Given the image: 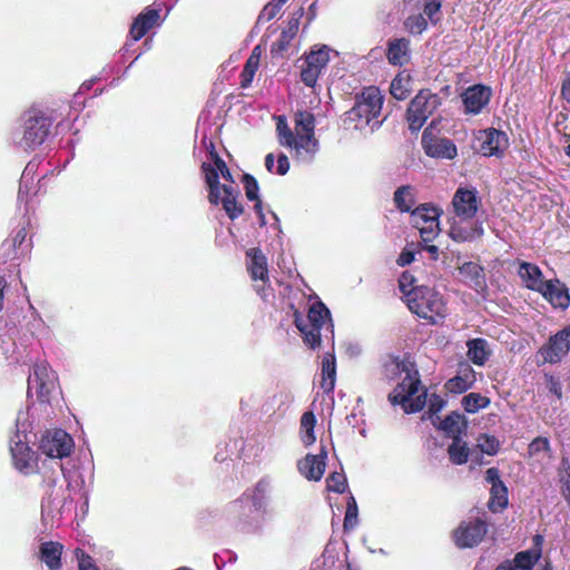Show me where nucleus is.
Listing matches in <instances>:
<instances>
[{"instance_id":"nucleus-44","label":"nucleus","mask_w":570,"mask_h":570,"mask_svg":"<svg viewBox=\"0 0 570 570\" xmlns=\"http://www.w3.org/2000/svg\"><path fill=\"white\" fill-rule=\"evenodd\" d=\"M391 95L397 100H405L411 92L410 78L397 75L390 86Z\"/></svg>"},{"instance_id":"nucleus-26","label":"nucleus","mask_w":570,"mask_h":570,"mask_svg":"<svg viewBox=\"0 0 570 570\" xmlns=\"http://www.w3.org/2000/svg\"><path fill=\"white\" fill-rule=\"evenodd\" d=\"M63 544L58 541H45L39 546V559L48 570H61Z\"/></svg>"},{"instance_id":"nucleus-14","label":"nucleus","mask_w":570,"mask_h":570,"mask_svg":"<svg viewBox=\"0 0 570 570\" xmlns=\"http://www.w3.org/2000/svg\"><path fill=\"white\" fill-rule=\"evenodd\" d=\"M452 205L456 216L472 219L481 206V199L475 189L459 187L452 198Z\"/></svg>"},{"instance_id":"nucleus-48","label":"nucleus","mask_w":570,"mask_h":570,"mask_svg":"<svg viewBox=\"0 0 570 570\" xmlns=\"http://www.w3.org/2000/svg\"><path fill=\"white\" fill-rule=\"evenodd\" d=\"M208 154L215 165V169H217V173L218 174L220 173V175L223 176V178L225 180L234 183L233 175H232L229 168L227 167L225 160L216 151L214 144H210Z\"/></svg>"},{"instance_id":"nucleus-11","label":"nucleus","mask_w":570,"mask_h":570,"mask_svg":"<svg viewBox=\"0 0 570 570\" xmlns=\"http://www.w3.org/2000/svg\"><path fill=\"white\" fill-rule=\"evenodd\" d=\"M570 351V325L551 335L538 350L544 363L556 364L562 361Z\"/></svg>"},{"instance_id":"nucleus-42","label":"nucleus","mask_w":570,"mask_h":570,"mask_svg":"<svg viewBox=\"0 0 570 570\" xmlns=\"http://www.w3.org/2000/svg\"><path fill=\"white\" fill-rule=\"evenodd\" d=\"M541 558V552L538 549H530L520 551L514 556L511 561L520 570H532L533 566Z\"/></svg>"},{"instance_id":"nucleus-3","label":"nucleus","mask_w":570,"mask_h":570,"mask_svg":"<svg viewBox=\"0 0 570 570\" xmlns=\"http://www.w3.org/2000/svg\"><path fill=\"white\" fill-rule=\"evenodd\" d=\"M409 309L430 324L442 322L448 315L446 302L443 296L432 287L420 286L405 302Z\"/></svg>"},{"instance_id":"nucleus-57","label":"nucleus","mask_w":570,"mask_h":570,"mask_svg":"<svg viewBox=\"0 0 570 570\" xmlns=\"http://www.w3.org/2000/svg\"><path fill=\"white\" fill-rule=\"evenodd\" d=\"M441 10V1L440 0H426L423 11L429 17V19L436 23L438 20H434V16L439 13Z\"/></svg>"},{"instance_id":"nucleus-25","label":"nucleus","mask_w":570,"mask_h":570,"mask_svg":"<svg viewBox=\"0 0 570 570\" xmlns=\"http://www.w3.org/2000/svg\"><path fill=\"white\" fill-rule=\"evenodd\" d=\"M35 389L38 402L50 404L51 395L56 390V383L50 377L46 366H37L33 372Z\"/></svg>"},{"instance_id":"nucleus-17","label":"nucleus","mask_w":570,"mask_h":570,"mask_svg":"<svg viewBox=\"0 0 570 570\" xmlns=\"http://www.w3.org/2000/svg\"><path fill=\"white\" fill-rule=\"evenodd\" d=\"M422 145L425 154L433 158L453 159L458 155L455 144L448 138L428 137L424 132Z\"/></svg>"},{"instance_id":"nucleus-47","label":"nucleus","mask_w":570,"mask_h":570,"mask_svg":"<svg viewBox=\"0 0 570 570\" xmlns=\"http://www.w3.org/2000/svg\"><path fill=\"white\" fill-rule=\"evenodd\" d=\"M428 28V21L423 14H411L404 20V29L411 35H421Z\"/></svg>"},{"instance_id":"nucleus-24","label":"nucleus","mask_w":570,"mask_h":570,"mask_svg":"<svg viewBox=\"0 0 570 570\" xmlns=\"http://www.w3.org/2000/svg\"><path fill=\"white\" fill-rule=\"evenodd\" d=\"M247 271L254 281L268 282L267 257L258 247H252L246 252Z\"/></svg>"},{"instance_id":"nucleus-12","label":"nucleus","mask_w":570,"mask_h":570,"mask_svg":"<svg viewBox=\"0 0 570 570\" xmlns=\"http://www.w3.org/2000/svg\"><path fill=\"white\" fill-rule=\"evenodd\" d=\"M330 60L328 48L323 46L317 50H311L306 55L304 65L301 70V79L307 87H314L322 70L326 67Z\"/></svg>"},{"instance_id":"nucleus-1","label":"nucleus","mask_w":570,"mask_h":570,"mask_svg":"<svg viewBox=\"0 0 570 570\" xmlns=\"http://www.w3.org/2000/svg\"><path fill=\"white\" fill-rule=\"evenodd\" d=\"M403 372L405 377L389 394V401L393 405H401L406 413L420 412L426 404V390L421 383L415 363L391 356L383 365V376L387 381H394Z\"/></svg>"},{"instance_id":"nucleus-10","label":"nucleus","mask_w":570,"mask_h":570,"mask_svg":"<svg viewBox=\"0 0 570 570\" xmlns=\"http://www.w3.org/2000/svg\"><path fill=\"white\" fill-rule=\"evenodd\" d=\"M75 448L72 438L63 430H48L40 439V451L51 459H63L71 454Z\"/></svg>"},{"instance_id":"nucleus-39","label":"nucleus","mask_w":570,"mask_h":570,"mask_svg":"<svg viewBox=\"0 0 570 570\" xmlns=\"http://www.w3.org/2000/svg\"><path fill=\"white\" fill-rule=\"evenodd\" d=\"M450 461L455 465H462L468 462L470 450L466 442L461 440V436L455 435L452 443L448 448Z\"/></svg>"},{"instance_id":"nucleus-41","label":"nucleus","mask_w":570,"mask_h":570,"mask_svg":"<svg viewBox=\"0 0 570 570\" xmlns=\"http://www.w3.org/2000/svg\"><path fill=\"white\" fill-rule=\"evenodd\" d=\"M509 504L508 488L505 485L490 489V499L488 508L491 512L497 513L504 510Z\"/></svg>"},{"instance_id":"nucleus-7","label":"nucleus","mask_w":570,"mask_h":570,"mask_svg":"<svg viewBox=\"0 0 570 570\" xmlns=\"http://www.w3.org/2000/svg\"><path fill=\"white\" fill-rule=\"evenodd\" d=\"M489 531L485 512L482 517L463 520L452 531V540L459 549H469L479 546Z\"/></svg>"},{"instance_id":"nucleus-32","label":"nucleus","mask_w":570,"mask_h":570,"mask_svg":"<svg viewBox=\"0 0 570 570\" xmlns=\"http://www.w3.org/2000/svg\"><path fill=\"white\" fill-rule=\"evenodd\" d=\"M519 275L525 283V286L531 289L538 292L542 288L547 281L543 279V274L541 269L532 263L522 262L520 264Z\"/></svg>"},{"instance_id":"nucleus-6","label":"nucleus","mask_w":570,"mask_h":570,"mask_svg":"<svg viewBox=\"0 0 570 570\" xmlns=\"http://www.w3.org/2000/svg\"><path fill=\"white\" fill-rule=\"evenodd\" d=\"M441 105V98L430 89L420 90L406 110V120L412 131L420 130Z\"/></svg>"},{"instance_id":"nucleus-9","label":"nucleus","mask_w":570,"mask_h":570,"mask_svg":"<svg viewBox=\"0 0 570 570\" xmlns=\"http://www.w3.org/2000/svg\"><path fill=\"white\" fill-rule=\"evenodd\" d=\"M441 210L432 204H421L411 212L412 225L419 229L421 238L432 242L439 233Z\"/></svg>"},{"instance_id":"nucleus-22","label":"nucleus","mask_w":570,"mask_h":570,"mask_svg":"<svg viewBox=\"0 0 570 570\" xmlns=\"http://www.w3.org/2000/svg\"><path fill=\"white\" fill-rule=\"evenodd\" d=\"M475 383V371L468 363L459 366L458 374L445 382V390L452 394H462Z\"/></svg>"},{"instance_id":"nucleus-4","label":"nucleus","mask_w":570,"mask_h":570,"mask_svg":"<svg viewBox=\"0 0 570 570\" xmlns=\"http://www.w3.org/2000/svg\"><path fill=\"white\" fill-rule=\"evenodd\" d=\"M327 323L328 327H333L330 309L323 302L311 305L306 320L298 311L294 313V324L302 333L304 343L312 350L320 347L321 331Z\"/></svg>"},{"instance_id":"nucleus-34","label":"nucleus","mask_w":570,"mask_h":570,"mask_svg":"<svg viewBox=\"0 0 570 570\" xmlns=\"http://www.w3.org/2000/svg\"><path fill=\"white\" fill-rule=\"evenodd\" d=\"M298 31V20L293 19L288 22L287 27L282 31L281 37L276 40L271 48L273 57H283L287 50L291 41L295 38Z\"/></svg>"},{"instance_id":"nucleus-31","label":"nucleus","mask_w":570,"mask_h":570,"mask_svg":"<svg viewBox=\"0 0 570 570\" xmlns=\"http://www.w3.org/2000/svg\"><path fill=\"white\" fill-rule=\"evenodd\" d=\"M336 382V360L333 353H325L322 360V380L321 389L324 393L334 391Z\"/></svg>"},{"instance_id":"nucleus-19","label":"nucleus","mask_w":570,"mask_h":570,"mask_svg":"<svg viewBox=\"0 0 570 570\" xmlns=\"http://www.w3.org/2000/svg\"><path fill=\"white\" fill-rule=\"evenodd\" d=\"M14 468L26 474H32L37 468V456L31 448L24 442H17L11 448Z\"/></svg>"},{"instance_id":"nucleus-16","label":"nucleus","mask_w":570,"mask_h":570,"mask_svg":"<svg viewBox=\"0 0 570 570\" xmlns=\"http://www.w3.org/2000/svg\"><path fill=\"white\" fill-rule=\"evenodd\" d=\"M492 96L491 88L485 85H473L462 94L465 114L478 115L489 104Z\"/></svg>"},{"instance_id":"nucleus-27","label":"nucleus","mask_w":570,"mask_h":570,"mask_svg":"<svg viewBox=\"0 0 570 570\" xmlns=\"http://www.w3.org/2000/svg\"><path fill=\"white\" fill-rule=\"evenodd\" d=\"M410 40L406 38L391 39L386 46V59L390 65L402 67L410 60Z\"/></svg>"},{"instance_id":"nucleus-40","label":"nucleus","mask_w":570,"mask_h":570,"mask_svg":"<svg viewBox=\"0 0 570 570\" xmlns=\"http://www.w3.org/2000/svg\"><path fill=\"white\" fill-rule=\"evenodd\" d=\"M316 425V416L312 411H306L301 416V440L309 446L316 441L314 428Z\"/></svg>"},{"instance_id":"nucleus-21","label":"nucleus","mask_w":570,"mask_h":570,"mask_svg":"<svg viewBox=\"0 0 570 570\" xmlns=\"http://www.w3.org/2000/svg\"><path fill=\"white\" fill-rule=\"evenodd\" d=\"M160 18V10L147 7L140 12L131 23L129 33L135 41L145 37L151 30Z\"/></svg>"},{"instance_id":"nucleus-2","label":"nucleus","mask_w":570,"mask_h":570,"mask_svg":"<svg viewBox=\"0 0 570 570\" xmlns=\"http://www.w3.org/2000/svg\"><path fill=\"white\" fill-rule=\"evenodd\" d=\"M384 95L376 86L364 87L355 96L354 106L344 114L343 122L347 129L362 130L372 124V130L382 121L377 118L382 112Z\"/></svg>"},{"instance_id":"nucleus-43","label":"nucleus","mask_w":570,"mask_h":570,"mask_svg":"<svg viewBox=\"0 0 570 570\" xmlns=\"http://www.w3.org/2000/svg\"><path fill=\"white\" fill-rule=\"evenodd\" d=\"M461 422H464V416L458 412H451L444 417V420L441 421L439 428L446 434L452 435V438H454L455 435L461 436Z\"/></svg>"},{"instance_id":"nucleus-49","label":"nucleus","mask_w":570,"mask_h":570,"mask_svg":"<svg viewBox=\"0 0 570 570\" xmlns=\"http://www.w3.org/2000/svg\"><path fill=\"white\" fill-rule=\"evenodd\" d=\"M415 277L409 271H404L399 278V288L402 292L405 302L410 298V295L416 291L419 286H415Z\"/></svg>"},{"instance_id":"nucleus-61","label":"nucleus","mask_w":570,"mask_h":570,"mask_svg":"<svg viewBox=\"0 0 570 570\" xmlns=\"http://www.w3.org/2000/svg\"><path fill=\"white\" fill-rule=\"evenodd\" d=\"M415 258V253L412 250L403 249L396 259V264L401 267L410 265Z\"/></svg>"},{"instance_id":"nucleus-37","label":"nucleus","mask_w":570,"mask_h":570,"mask_svg":"<svg viewBox=\"0 0 570 570\" xmlns=\"http://www.w3.org/2000/svg\"><path fill=\"white\" fill-rule=\"evenodd\" d=\"M487 341L484 338H473L469 340L466 343L468 346V357L475 365L482 366L485 364L490 356V352L487 348Z\"/></svg>"},{"instance_id":"nucleus-55","label":"nucleus","mask_w":570,"mask_h":570,"mask_svg":"<svg viewBox=\"0 0 570 570\" xmlns=\"http://www.w3.org/2000/svg\"><path fill=\"white\" fill-rule=\"evenodd\" d=\"M357 518V505L354 498L351 499V502L347 504L345 518H344V528L353 527L356 522Z\"/></svg>"},{"instance_id":"nucleus-51","label":"nucleus","mask_w":570,"mask_h":570,"mask_svg":"<svg viewBox=\"0 0 570 570\" xmlns=\"http://www.w3.org/2000/svg\"><path fill=\"white\" fill-rule=\"evenodd\" d=\"M561 493L570 507V463L562 460V469L560 471Z\"/></svg>"},{"instance_id":"nucleus-60","label":"nucleus","mask_w":570,"mask_h":570,"mask_svg":"<svg viewBox=\"0 0 570 570\" xmlns=\"http://www.w3.org/2000/svg\"><path fill=\"white\" fill-rule=\"evenodd\" d=\"M16 252L12 249V245L6 240L0 245V264L7 263L8 259H12Z\"/></svg>"},{"instance_id":"nucleus-52","label":"nucleus","mask_w":570,"mask_h":570,"mask_svg":"<svg viewBox=\"0 0 570 570\" xmlns=\"http://www.w3.org/2000/svg\"><path fill=\"white\" fill-rule=\"evenodd\" d=\"M75 557H76V559L78 561V569L79 570H99V568L96 566L92 557L89 556L81 548H77L75 550Z\"/></svg>"},{"instance_id":"nucleus-62","label":"nucleus","mask_w":570,"mask_h":570,"mask_svg":"<svg viewBox=\"0 0 570 570\" xmlns=\"http://www.w3.org/2000/svg\"><path fill=\"white\" fill-rule=\"evenodd\" d=\"M288 169H289L288 157L285 154L278 155L276 174L284 176L285 174H287Z\"/></svg>"},{"instance_id":"nucleus-5","label":"nucleus","mask_w":570,"mask_h":570,"mask_svg":"<svg viewBox=\"0 0 570 570\" xmlns=\"http://www.w3.org/2000/svg\"><path fill=\"white\" fill-rule=\"evenodd\" d=\"M52 119L37 109L24 114L22 137L18 142L23 149H35L43 144L50 134Z\"/></svg>"},{"instance_id":"nucleus-50","label":"nucleus","mask_w":570,"mask_h":570,"mask_svg":"<svg viewBox=\"0 0 570 570\" xmlns=\"http://www.w3.org/2000/svg\"><path fill=\"white\" fill-rule=\"evenodd\" d=\"M326 487L328 491L335 493H344L347 488V481L343 473L333 472L326 479Z\"/></svg>"},{"instance_id":"nucleus-8","label":"nucleus","mask_w":570,"mask_h":570,"mask_svg":"<svg viewBox=\"0 0 570 570\" xmlns=\"http://www.w3.org/2000/svg\"><path fill=\"white\" fill-rule=\"evenodd\" d=\"M269 482L266 479H261L252 489H247L232 503L240 525L246 527L249 523L247 519L243 518L247 501H250L256 511L266 512Z\"/></svg>"},{"instance_id":"nucleus-46","label":"nucleus","mask_w":570,"mask_h":570,"mask_svg":"<svg viewBox=\"0 0 570 570\" xmlns=\"http://www.w3.org/2000/svg\"><path fill=\"white\" fill-rule=\"evenodd\" d=\"M478 448L482 453L495 455L500 450V441L497 436L482 433L476 439Z\"/></svg>"},{"instance_id":"nucleus-54","label":"nucleus","mask_w":570,"mask_h":570,"mask_svg":"<svg viewBox=\"0 0 570 570\" xmlns=\"http://www.w3.org/2000/svg\"><path fill=\"white\" fill-rule=\"evenodd\" d=\"M548 452L550 451V442L544 436H538L531 441L529 444L530 454H537L539 452Z\"/></svg>"},{"instance_id":"nucleus-29","label":"nucleus","mask_w":570,"mask_h":570,"mask_svg":"<svg viewBox=\"0 0 570 570\" xmlns=\"http://www.w3.org/2000/svg\"><path fill=\"white\" fill-rule=\"evenodd\" d=\"M242 181L244 184L245 195H246L247 199L250 202H255L254 210H255L256 215L259 217V225L265 226L266 218L264 215L263 202L258 195L259 186H258L256 178L250 174H244Z\"/></svg>"},{"instance_id":"nucleus-35","label":"nucleus","mask_w":570,"mask_h":570,"mask_svg":"<svg viewBox=\"0 0 570 570\" xmlns=\"http://www.w3.org/2000/svg\"><path fill=\"white\" fill-rule=\"evenodd\" d=\"M393 202L401 213H411L415 205V189L411 185H403L394 191Z\"/></svg>"},{"instance_id":"nucleus-28","label":"nucleus","mask_w":570,"mask_h":570,"mask_svg":"<svg viewBox=\"0 0 570 570\" xmlns=\"http://www.w3.org/2000/svg\"><path fill=\"white\" fill-rule=\"evenodd\" d=\"M222 188L224 196L220 197L219 204H222L227 217L235 220L245 212L244 206L238 202L239 190L228 185H223Z\"/></svg>"},{"instance_id":"nucleus-15","label":"nucleus","mask_w":570,"mask_h":570,"mask_svg":"<svg viewBox=\"0 0 570 570\" xmlns=\"http://www.w3.org/2000/svg\"><path fill=\"white\" fill-rule=\"evenodd\" d=\"M478 140L480 142L479 151L487 157H501L508 147L507 134L495 128L481 131Z\"/></svg>"},{"instance_id":"nucleus-23","label":"nucleus","mask_w":570,"mask_h":570,"mask_svg":"<svg viewBox=\"0 0 570 570\" xmlns=\"http://www.w3.org/2000/svg\"><path fill=\"white\" fill-rule=\"evenodd\" d=\"M326 455L327 453L324 446L322 448V453L320 455L307 454L297 464L299 472L307 480L320 481L323 478L325 471Z\"/></svg>"},{"instance_id":"nucleus-38","label":"nucleus","mask_w":570,"mask_h":570,"mask_svg":"<svg viewBox=\"0 0 570 570\" xmlns=\"http://www.w3.org/2000/svg\"><path fill=\"white\" fill-rule=\"evenodd\" d=\"M276 131L278 136V141L282 146L295 148L298 153L302 147L298 146V136L295 135L292 129L288 127L286 118L284 116H279L276 122Z\"/></svg>"},{"instance_id":"nucleus-53","label":"nucleus","mask_w":570,"mask_h":570,"mask_svg":"<svg viewBox=\"0 0 570 570\" xmlns=\"http://www.w3.org/2000/svg\"><path fill=\"white\" fill-rule=\"evenodd\" d=\"M281 7L278 3H275L274 1L268 2L257 18V23H265L274 19L281 11Z\"/></svg>"},{"instance_id":"nucleus-36","label":"nucleus","mask_w":570,"mask_h":570,"mask_svg":"<svg viewBox=\"0 0 570 570\" xmlns=\"http://www.w3.org/2000/svg\"><path fill=\"white\" fill-rule=\"evenodd\" d=\"M483 226L482 223L474 222L471 227L466 228L464 226H451L450 236L454 242L463 243L470 242L475 238H480L483 235Z\"/></svg>"},{"instance_id":"nucleus-30","label":"nucleus","mask_w":570,"mask_h":570,"mask_svg":"<svg viewBox=\"0 0 570 570\" xmlns=\"http://www.w3.org/2000/svg\"><path fill=\"white\" fill-rule=\"evenodd\" d=\"M202 171L208 186V202L212 205L217 206L223 190V185L219 183V174L217 173V169L208 163L202 164Z\"/></svg>"},{"instance_id":"nucleus-33","label":"nucleus","mask_w":570,"mask_h":570,"mask_svg":"<svg viewBox=\"0 0 570 570\" xmlns=\"http://www.w3.org/2000/svg\"><path fill=\"white\" fill-rule=\"evenodd\" d=\"M261 46H255L249 57L247 58L243 71L240 72V87L248 88L254 79V76L259 67L262 57Z\"/></svg>"},{"instance_id":"nucleus-63","label":"nucleus","mask_w":570,"mask_h":570,"mask_svg":"<svg viewBox=\"0 0 570 570\" xmlns=\"http://www.w3.org/2000/svg\"><path fill=\"white\" fill-rule=\"evenodd\" d=\"M27 234H28L27 229L24 227H21L20 229L17 230L13 238L11 240H8L9 245H12V249L14 252H16V248L18 246H20L26 240Z\"/></svg>"},{"instance_id":"nucleus-18","label":"nucleus","mask_w":570,"mask_h":570,"mask_svg":"<svg viewBox=\"0 0 570 570\" xmlns=\"http://www.w3.org/2000/svg\"><path fill=\"white\" fill-rule=\"evenodd\" d=\"M459 272L464 277V283L476 293L483 296L488 293V284L483 266L474 262H465L459 267Z\"/></svg>"},{"instance_id":"nucleus-59","label":"nucleus","mask_w":570,"mask_h":570,"mask_svg":"<svg viewBox=\"0 0 570 570\" xmlns=\"http://www.w3.org/2000/svg\"><path fill=\"white\" fill-rule=\"evenodd\" d=\"M445 405V401L438 394H432L429 400V413L431 415L438 414Z\"/></svg>"},{"instance_id":"nucleus-56","label":"nucleus","mask_w":570,"mask_h":570,"mask_svg":"<svg viewBox=\"0 0 570 570\" xmlns=\"http://www.w3.org/2000/svg\"><path fill=\"white\" fill-rule=\"evenodd\" d=\"M546 382H547L548 390L552 394H554L558 400H561L562 399V387H561L560 381L551 374H546Z\"/></svg>"},{"instance_id":"nucleus-64","label":"nucleus","mask_w":570,"mask_h":570,"mask_svg":"<svg viewBox=\"0 0 570 570\" xmlns=\"http://www.w3.org/2000/svg\"><path fill=\"white\" fill-rule=\"evenodd\" d=\"M265 167L269 173H273L274 168V155L267 154L265 157Z\"/></svg>"},{"instance_id":"nucleus-45","label":"nucleus","mask_w":570,"mask_h":570,"mask_svg":"<svg viewBox=\"0 0 570 570\" xmlns=\"http://www.w3.org/2000/svg\"><path fill=\"white\" fill-rule=\"evenodd\" d=\"M489 404V397L480 393H470L462 399V406L468 413H475L481 409H485Z\"/></svg>"},{"instance_id":"nucleus-13","label":"nucleus","mask_w":570,"mask_h":570,"mask_svg":"<svg viewBox=\"0 0 570 570\" xmlns=\"http://www.w3.org/2000/svg\"><path fill=\"white\" fill-rule=\"evenodd\" d=\"M315 118L309 111H297L295 114V130L298 136V146L307 153H315L317 140L314 136Z\"/></svg>"},{"instance_id":"nucleus-20","label":"nucleus","mask_w":570,"mask_h":570,"mask_svg":"<svg viewBox=\"0 0 570 570\" xmlns=\"http://www.w3.org/2000/svg\"><path fill=\"white\" fill-rule=\"evenodd\" d=\"M553 307L566 309L570 305L568 289L559 279H549L538 291Z\"/></svg>"},{"instance_id":"nucleus-58","label":"nucleus","mask_w":570,"mask_h":570,"mask_svg":"<svg viewBox=\"0 0 570 570\" xmlns=\"http://www.w3.org/2000/svg\"><path fill=\"white\" fill-rule=\"evenodd\" d=\"M485 481L491 484V488L505 485L501 480L500 471L498 468H489L485 471Z\"/></svg>"}]
</instances>
